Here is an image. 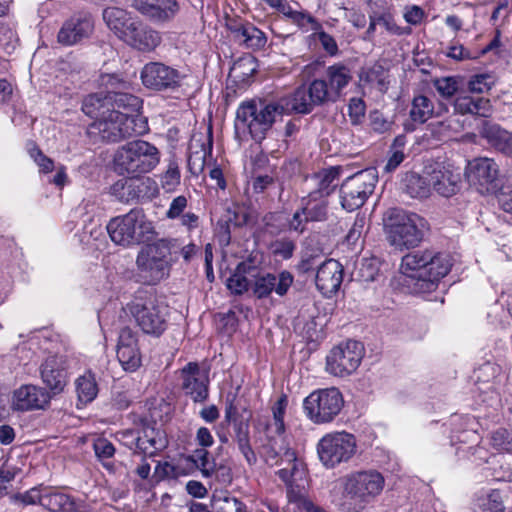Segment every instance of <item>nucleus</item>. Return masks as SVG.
Instances as JSON below:
<instances>
[{
    "label": "nucleus",
    "mask_w": 512,
    "mask_h": 512,
    "mask_svg": "<svg viewBox=\"0 0 512 512\" xmlns=\"http://www.w3.org/2000/svg\"><path fill=\"white\" fill-rule=\"evenodd\" d=\"M250 279L235 269L234 273L227 279V288L234 294H242L248 290Z\"/></svg>",
    "instance_id": "13d9d810"
},
{
    "label": "nucleus",
    "mask_w": 512,
    "mask_h": 512,
    "mask_svg": "<svg viewBox=\"0 0 512 512\" xmlns=\"http://www.w3.org/2000/svg\"><path fill=\"white\" fill-rule=\"evenodd\" d=\"M405 191L412 198H426L430 194L431 183L417 173L406 174L404 179Z\"/></svg>",
    "instance_id": "79ce46f5"
},
{
    "label": "nucleus",
    "mask_w": 512,
    "mask_h": 512,
    "mask_svg": "<svg viewBox=\"0 0 512 512\" xmlns=\"http://www.w3.org/2000/svg\"><path fill=\"white\" fill-rule=\"evenodd\" d=\"M161 40L159 32L136 20L133 25H130L123 39L124 42L142 52L154 50Z\"/></svg>",
    "instance_id": "393cba45"
},
{
    "label": "nucleus",
    "mask_w": 512,
    "mask_h": 512,
    "mask_svg": "<svg viewBox=\"0 0 512 512\" xmlns=\"http://www.w3.org/2000/svg\"><path fill=\"white\" fill-rule=\"evenodd\" d=\"M430 183L438 194L450 197L459 190L460 175L449 170L434 171L430 176Z\"/></svg>",
    "instance_id": "f704fd0d"
},
{
    "label": "nucleus",
    "mask_w": 512,
    "mask_h": 512,
    "mask_svg": "<svg viewBox=\"0 0 512 512\" xmlns=\"http://www.w3.org/2000/svg\"><path fill=\"white\" fill-rule=\"evenodd\" d=\"M451 257L433 249L416 250L402 258L401 271L413 282L415 293H430L451 270Z\"/></svg>",
    "instance_id": "f257e3e1"
},
{
    "label": "nucleus",
    "mask_w": 512,
    "mask_h": 512,
    "mask_svg": "<svg viewBox=\"0 0 512 512\" xmlns=\"http://www.w3.org/2000/svg\"><path fill=\"white\" fill-rule=\"evenodd\" d=\"M343 407V395L336 387L315 390L303 401L305 416L317 425L331 423Z\"/></svg>",
    "instance_id": "0eeeda50"
},
{
    "label": "nucleus",
    "mask_w": 512,
    "mask_h": 512,
    "mask_svg": "<svg viewBox=\"0 0 512 512\" xmlns=\"http://www.w3.org/2000/svg\"><path fill=\"white\" fill-rule=\"evenodd\" d=\"M138 433L140 436V454L144 457L155 456L158 452L164 450L168 445L167 436L164 430L157 426L156 422L141 418L138 424Z\"/></svg>",
    "instance_id": "4be33fe9"
},
{
    "label": "nucleus",
    "mask_w": 512,
    "mask_h": 512,
    "mask_svg": "<svg viewBox=\"0 0 512 512\" xmlns=\"http://www.w3.org/2000/svg\"><path fill=\"white\" fill-rule=\"evenodd\" d=\"M433 84L441 97L444 99H450L459 90L460 78L454 76L443 77L435 79Z\"/></svg>",
    "instance_id": "3c124183"
},
{
    "label": "nucleus",
    "mask_w": 512,
    "mask_h": 512,
    "mask_svg": "<svg viewBox=\"0 0 512 512\" xmlns=\"http://www.w3.org/2000/svg\"><path fill=\"white\" fill-rule=\"evenodd\" d=\"M309 98L308 88L306 85H301L292 94L279 98V101L283 106L285 115L292 113L309 114L316 107Z\"/></svg>",
    "instance_id": "c756f323"
},
{
    "label": "nucleus",
    "mask_w": 512,
    "mask_h": 512,
    "mask_svg": "<svg viewBox=\"0 0 512 512\" xmlns=\"http://www.w3.org/2000/svg\"><path fill=\"white\" fill-rule=\"evenodd\" d=\"M186 461L192 463L200 470L204 478H210L215 473L222 472L224 480L231 481L230 470L224 466L217 468L215 459L210 456V452L204 448H197L192 454L186 457Z\"/></svg>",
    "instance_id": "cd10ccee"
},
{
    "label": "nucleus",
    "mask_w": 512,
    "mask_h": 512,
    "mask_svg": "<svg viewBox=\"0 0 512 512\" xmlns=\"http://www.w3.org/2000/svg\"><path fill=\"white\" fill-rule=\"evenodd\" d=\"M433 109V104L428 97L424 95L416 96L412 102L410 117L414 122L422 124L432 116Z\"/></svg>",
    "instance_id": "c03bdc74"
},
{
    "label": "nucleus",
    "mask_w": 512,
    "mask_h": 512,
    "mask_svg": "<svg viewBox=\"0 0 512 512\" xmlns=\"http://www.w3.org/2000/svg\"><path fill=\"white\" fill-rule=\"evenodd\" d=\"M222 217L233 227H242L247 225L249 222V214L237 205L228 207Z\"/></svg>",
    "instance_id": "5fc2aeb1"
},
{
    "label": "nucleus",
    "mask_w": 512,
    "mask_h": 512,
    "mask_svg": "<svg viewBox=\"0 0 512 512\" xmlns=\"http://www.w3.org/2000/svg\"><path fill=\"white\" fill-rule=\"evenodd\" d=\"M287 404V395L282 394L272 408L275 432L277 434H282L285 431L284 414Z\"/></svg>",
    "instance_id": "6e6d98bb"
},
{
    "label": "nucleus",
    "mask_w": 512,
    "mask_h": 512,
    "mask_svg": "<svg viewBox=\"0 0 512 512\" xmlns=\"http://www.w3.org/2000/svg\"><path fill=\"white\" fill-rule=\"evenodd\" d=\"M331 94L338 100L342 90L352 80L351 70L344 64L337 63L326 69V78Z\"/></svg>",
    "instance_id": "c9c22d12"
},
{
    "label": "nucleus",
    "mask_w": 512,
    "mask_h": 512,
    "mask_svg": "<svg viewBox=\"0 0 512 512\" xmlns=\"http://www.w3.org/2000/svg\"><path fill=\"white\" fill-rule=\"evenodd\" d=\"M377 180L375 168H367L348 177L339 190L341 206L347 211L362 207L373 193Z\"/></svg>",
    "instance_id": "1a4fd4ad"
},
{
    "label": "nucleus",
    "mask_w": 512,
    "mask_h": 512,
    "mask_svg": "<svg viewBox=\"0 0 512 512\" xmlns=\"http://www.w3.org/2000/svg\"><path fill=\"white\" fill-rule=\"evenodd\" d=\"M479 134L496 150L512 156V133L502 129L496 123L485 120L479 129Z\"/></svg>",
    "instance_id": "bb28decb"
},
{
    "label": "nucleus",
    "mask_w": 512,
    "mask_h": 512,
    "mask_svg": "<svg viewBox=\"0 0 512 512\" xmlns=\"http://www.w3.org/2000/svg\"><path fill=\"white\" fill-rule=\"evenodd\" d=\"M269 250L275 258L288 260L292 258L296 250V243L288 237H282L272 241Z\"/></svg>",
    "instance_id": "de8ad7c7"
},
{
    "label": "nucleus",
    "mask_w": 512,
    "mask_h": 512,
    "mask_svg": "<svg viewBox=\"0 0 512 512\" xmlns=\"http://www.w3.org/2000/svg\"><path fill=\"white\" fill-rule=\"evenodd\" d=\"M466 175L481 193H495L502 186L499 165L491 158H476L468 165Z\"/></svg>",
    "instance_id": "2eb2a0df"
},
{
    "label": "nucleus",
    "mask_w": 512,
    "mask_h": 512,
    "mask_svg": "<svg viewBox=\"0 0 512 512\" xmlns=\"http://www.w3.org/2000/svg\"><path fill=\"white\" fill-rule=\"evenodd\" d=\"M235 41L246 49L257 51L266 46L267 36L253 23L247 22Z\"/></svg>",
    "instance_id": "e433bc0d"
},
{
    "label": "nucleus",
    "mask_w": 512,
    "mask_h": 512,
    "mask_svg": "<svg viewBox=\"0 0 512 512\" xmlns=\"http://www.w3.org/2000/svg\"><path fill=\"white\" fill-rule=\"evenodd\" d=\"M131 214H134L132 216L134 225L131 228V246L154 241L157 238V232L153 223L147 219L143 209L133 208Z\"/></svg>",
    "instance_id": "7c9ffc66"
},
{
    "label": "nucleus",
    "mask_w": 512,
    "mask_h": 512,
    "mask_svg": "<svg viewBox=\"0 0 512 512\" xmlns=\"http://www.w3.org/2000/svg\"><path fill=\"white\" fill-rule=\"evenodd\" d=\"M384 221L388 240L397 249L415 248L423 240L420 226H423L424 219L415 213L392 208L386 212Z\"/></svg>",
    "instance_id": "39448f33"
},
{
    "label": "nucleus",
    "mask_w": 512,
    "mask_h": 512,
    "mask_svg": "<svg viewBox=\"0 0 512 512\" xmlns=\"http://www.w3.org/2000/svg\"><path fill=\"white\" fill-rule=\"evenodd\" d=\"M293 280V275L286 270L280 272L278 276L271 273L258 275L253 284V293L260 299L268 297L272 291L279 296H284L293 284Z\"/></svg>",
    "instance_id": "b1692460"
},
{
    "label": "nucleus",
    "mask_w": 512,
    "mask_h": 512,
    "mask_svg": "<svg viewBox=\"0 0 512 512\" xmlns=\"http://www.w3.org/2000/svg\"><path fill=\"white\" fill-rule=\"evenodd\" d=\"M305 201V198L302 200ZM305 221L319 222L327 219V202L323 199H311L307 196L305 206L302 207Z\"/></svg>",
    "instance_id": "37998d69"
},
{
    "label": "nucleus",
    "mask_w": 512,
    "mask_h": 512,
    "mask_svg": "<svg viewBox=\"0 0 512 512\" xmlns=\"http://www.w3.org/2000/svg\"><path fill=\"white\" fill-rule=\"evenodd\" d=\"M363 355V344L356 340H348L329 352L326 357V370L334 376H349L357 370Z\"/></svg>",
    "instance_id": "f8f14e48"
},
{
    "label": "nucleus",
    "mask_w": 512,
    "mask_h": 512,
    "mask_svg": "<svg viewBox=\"0 0 512 512\" xmlns=\"http://www.w3.org/2000/svg\"><path fill=\"white\" fill-rule=\"evenodd\" d=\"M285 115L279 99L271 102L248 101L242 103L236 112V129L248 130L256 142H261L271 129L277 117Z\"/></svg>",
    "instance_id": "f03ea898"
},
{
    "label": "nucleus",
    "mask_w": 512,
    "mask_h": 512,
    "mask_svg": "<svg viewBox=\"0 0 512 512\" xmlns=\"http://www.w3.org/2000/svg\"><path fill=\"white\" fill-rule=\"evenodd\" d=\"M51 399V393L45 387L23 384L13 391L12 409L17 412L46 410Z\"/></svg>",
    "instance_id": "a211bd4d"
},
{
    "label": "nucleus",
    "mask_w": 512,
    "mask_h": 512,
    "mask_svg": "<svg viewBox=\"0 0 512 512\" xmlns=\"http://www.w3.org/2000/svg\"><path fill=\"white\" fill-rule=\"evenodd\" d=\"M140 78L147 89L162 92L179 89L185 75L162 62H149L142 68Z\"/></svg>",
    "instance_id": "4468645a"
},
{
    "label": "nucleus",
    "mask_w": 512,
    "mask_h": 512,
    "mask_svg": "<svg viewBox=\"0 0 512 512\" xmlns=\"http://www.w3.org/2000/svg\"><path fill=\"white\" fill-rule=\"evenodd\" d=\"M103 20L116 36L123 40L126 32L133 25L134 21L129 14L118 7H108L103 11Z\"/></svg>",
    "instance_id": "72a5a7b5"
},
{
    "label": "nucleus",
    "mask_w": 512,
    "mask_h": 512,
    "mask_svg": "<svg viewBox=\"0 0 512 512\" xmlns=\"http://www.w3.org/2000/svg\"><path fill=\"white\" fill-rule=\"evenodd\" d=\"M107 85L111 88L107 91L110 109L126 113L127 117H134L133 114L139 112L142 107V100L138 96L124 91L129 88V83L115 76H109Z\"/></svg>",
    "instance_id": "412c9836"
},
{
    "label": "nucleus",
    "mask_w": 512,
    "mask_h": 512,
    "mask_svg": "<svg viewBox=\"0 0 512 512\" xmlns=\"http://www.w3.org/2000/svg\"><path fill=\"white\" fill-rule=\"evenodd\" d=\"M377 20H379L380 24H382L385 29L391 33V34H394V35H403L405 33H409L410 32V29H408L407 31H405L403 28H401L400 26H398L395 21H394V18L392 16L391 13L389 12H384V13H381V14H378L377 13Z\"/></svg>",
    "instance_id": "338daca9"
},
{
    "label": "nucleus",
    "mask_w": 512,
    "mask_h": 512,
    "mask_svg": "<svg viewBox=\"0 0 512 512\" xmlns=\"http://www.w3.org/2000/svg\"><path fill=\"white\" fill-rule=\"evenodd\" d=\"M158 163V149L144 140L126 143L114 157V169L119 175L140 176L151 171Z\"/></svg>",
    "instance_id": "20e7f679"
},
{
    "label": "nucleus",
    "mask_w": 512,
    "mask_h": 512,
    "mask_svg": "<svg viewBox=\"0 0 512 512\" xmlns=\"http://www.w3.org/2000/svg\"><path fill=\"white\" fill-rule=\"evenodd\" d=\"M174 248L175 243L162 238L155 239L140 249L136 257V266L144 283L156 285L169 276Z\"/></svg>",
    "instance_id": "7ed1b4c3"
},
{
    "label": "nucleus",
    "mask_w": 512,
    "mask_h": 512,
    "mask_svg": "<svg viewBox=\"0 0 512 512\" xmlns=\"http://www.w3.org/2000/svg\"><path fill=\"white\" fill-rule=\"evenodd\" d=\"M384 479L377 471H362L349 475L344 481V493L351 499L364 500L377 495L383 488Z\"/></svg>",
    "instance_id": "aec40b11"
},
{
    "label": "nucleus",
    "mask_w": 512,
    "mask_h": 512,
    "mask_svg": "<svg viewBox=\"0 0 512 512\" xmlns=\"http://www.w3.org/2000/svg\"><path fill=\"white\" fill-rule=\"evenodd\" d=\"M10 501L11 503L22 507L37 504L42 506V493L39 488L34 487L24 493L11 495Z\"/></svg>",
    "instance_id": "603ef678"
},
{
    "label": "nucleus",
    "mask_w": 512,
    "mask_h": 512,
    "mask_svg": "<svg viewBox=\"0 0 512 512\" xmlns=\"http://www.w3.org/2000/svg\"><path fill=\"white\" fill-rule=\"evenodd\" d=\"M116 438L122 445L132 450L133 454L141 455L140 444L143 443L140 441V436L137 428L118 431L116 433Z\"/></svg>",
    "instance_id": "864d4df0"
},
{
    "label": "nucleus",
    "mask_w": 512,
    "mask_h": 512,
    "mask_svg": "<svg viewBox=\"0 0 512 512\" xmlns=\"http://www.w3.org/2000/svg\"><path fill=\"white\" fill-rule=\"evenodd\" d=\"M143 130L136 129L135 117H127L126 113L111 110L95 120L88 128V134L103 142H119Z\"/></svg>",
    "instance_id": "6e6552de"
},
{
    "label": "nucleus",
    "mask_w": 512,
    "mask_h": 512,
    "mask_svg": "<svg viewBox=\"0 0 512 512\" xmlns=\"http://www.w3.org/2000/svg\"><path fill=\"white\" fill-rule=\"evenodd\" d=\"M131 210L123 216L112 218L107 224V232L111 240L117 244L125 247L131 246V228L134 225L132 222Z\"/></svg>",
    "instance_id": "2f4dec72"
},
{
    "label": "nucleus",
    "mask_w": 512,
    "mask_h": 512,
    "mask_svg": "<svg viewBox=\"0 0 512 512\" xmlns=\"http://www.w3.org/2000/svg\"><path fill=\"white\" fill-rule=\"evenodd\" d=\"M94 452L96 456L101 460L104 461L106 459H110L115 454V447L114 445L105 438H99L97 439L93 444Z\"/></svg>",
    "instance_id": "0e129e2a"
},
{
    "label": "nucleus",
    "mask_w": 512,
    "mask_h": 512,
    "mask_svg": "<svg viewBox=\"0 0 512 512\" xmlns=\"http://www.w3.org/2000/svg\"><path fill=\"white\" fill-rule=\"evenodd\" d=\"M355 451L354 435L344 431L325 435L317 445L319 458L326 467H334L341 462H347Z\"/></svg>",
    "instance_id": "9b49d317"
},
{
    "label": "nucleus",
    "mask_w": 512,
    "mask_h": 512,
    "mask_svg": "<svg viewBox=\"0 0 512 512\" xmlns=\"http://www.w3.org/2000/svg\"><path fill=\"white\" fill-rule=\"evenodd\" d=\"M181 388L195 403H203L209 395V372L196 362H189L181 369Z\"/></svg>",
    "instance_id": "dca6fc26"
},
{
    "label": "nucleus",
    "mask_w": 512,
    "mask_h": 512,
    "mask_svg": "<svg viewBox=\"0 0 512 512\" xmlns=\"http://www.w3.org/2000/svg\"><path fill=\"white\" fill-rule=\"evenodd\" d=\"M306 87L309 91V99L316 107L337 101L334 95L331 94L326 79H314Z\"/></svg>",
    "instance_id": "a19ab883"
},
{
    "label": "nucleus",
    "mask_w": 512,
    "mask_h": 512,
    "mask_svg": "<svg viewBox=\"0 0 512 512\" xmlns=\"http://www.w3.org/2000/svg\"><path fill=\"white\" fill-rule=\"evenodd\" d=\"M339 172L335 168L323 170L314 175V189L309 192L311 199H323L329 196L338 186Z\"/></svg>",
    "instance_id": "473e14b6"
},
{
    "label": "nucleus",
    "mask_w": 512,
    "mask_h": 512,
    "mask_svg": "<svg viewBox=\"0 0 512 512\" xmlns=\"http://www.w3.org/2000/svg\"><path fill=\"white\" fill-rule=\"evenodd\" d=\"M366 105L361 98L353 97L349 100L348 114L353 125H358L365 115Z\"/></svg>",
    "instance_id": "bf43d9fd"
},
{
    "label": "nucleus",
    "mask_w": 512,
    "mask_h": 512,
    "mask_svg": "<svg viewBox=\"0 0 512 512\" xmlns=\"http://www.w3.org/2000/svg\"><path fill=\"white\" fill-rule=\"evenodd\" d=\"M108 92H98L87 95L82 102V111L89 117L98 118L110 112Z\"/></svg>",
    "instance_id": "4c0bfd02"
},
{
    "label": "nucleus",
    "mask_w": 512,
    "mask_h": 512,
    "mask_svg": "<svg viewBox=\"0 0 512 512\" xmlns=\"http://www.w3.org/2000/svg\"><path fill=\"white\" fill-rule=\"evenodd\" d=\"M132 6L154 22L172 19L179 9L176 0H133Z\"/></svg>",
    "instance_id": "a878e982"
},
{
    "label": "nucleus",
    "mask_w": 512,
    "mask_h": 512,
    "mask_svg": "<svg viewBox=\"0 0 512 512\" xmlns=\"http://www.w3.org/2000/svg\"><path fill=\"white\" fill-rule=\"evenodd\" d=\"M40 375L51 397L64 391L68 382V362L63 355H50L40 365Z\"/></svg>",
    "instance_id": "f3484780"
},
{
    "label": "nucleus",
    "mask_w": 512,
    "mask_h": 512,
    "mask_svg": "<svg viewBox=\"0 0 512 512\" xmlns=\"http://www.w3.org/2000/svg\"><path fill=\"white\" fill-rule=\"evenodd\" d=\"M29 154L31 158L36 162V164L40 167V170L44 173H49L54 169V162L51 158L47 157L43 154V152L37 147L33 146V148L29 149Z\"/></svg>",
    "instance_id": "69168bd1"
},
{
    "label": "nucleus",
    "mask_w": 512,
    "mask_h": 512,
    "mask_svg": "<svg viewBox=\"0 0 512 512\" xmlns=\"http://www.w3.org/2000/svg\"><path fill=\"white\" fill-rule=\"evenodd\" d=\"M127 309L140 329L148 335L160 336L167 328V307L148 295L138 291Z\"/></svg>",
    "instance_id": "423d86ee"
},
{
    "label": "nucleus",
    "mask_w": 512,
    "mask_h": 512,
    "mask_svg": "<svg viewBox=\"0 0 512 512\" xmlns=\"http://www.w3.org/2000/svg\"><path fill=\"white\" fill-rule=\"evenodd\" d=\"M482 512H504V504L499 490H493L480 503Z\"/></svg>",
    "instance_id": "4d7b16f0"
},
{
    "label": "nucleus",
    "mask_w": 512,
    "mask_h": 512,
    "mask_svg": "<svg viewBox=\"0 0 512 512\" xmlns=\"http://www.w3.org/2000/svg\"><path fill=\"white\" fill-rule=\"evenodd\" d=\"M491 446L499 452L512 453V431L499 428L490 435Z\"/></svg>",
    "instance_id": "8fccbe9b"
},
{
    "label": "nucleus",
    "mask_w": 512,
    "mask_h": 512,
    "mask_svg": "<svg viewBox=\"0 0 512 512\" xmlns=\"http://www.w3.org/2000/svg\"><path fill=\"white\" fill-rule=\"evenodd\" d=\"M117 358L125 371H136L141 365V356L138 347L117 349Z\"/></svg>",
    "instance_id": "a18cd8bd"
},
{
    "label": "nucleus",
    "mask_w": 512,
    "mask_h": 512,
    "mask_svg": "<svg viewBox=\"0 0 512 512\" xmlns=\"http://www.w3.org/2000/svg\"><path fill=\"white\" fill-rule=\"evenodd\" d=\"M162 187L167 191H173L180 183V171L175 163H171L161 178Z\"/></svg>",
    "instance_id": "e2e57ef3"
},
{
    "label": "nucleus",
    "mask_w": 512,
    "mask_h": 512,
    "mask_svg": "<svg viewBox=\"0 0 512 512\" xmlns=\"http://www.w3.org/2000/svg\"><path fill=\"white\" fill-rule=\"evenodd\" d=\"M75 388L78 401L83 404L92 402L98 393V386L94 374L89 371L79 376L75 380Z\"/></svg>",
    "instance_id": "ea45409f"
},
{
    "label": "nucleus",
    "mask_w": 512,
    "mask_h": 512,
    "mask_svg": "<svg viewBox=\"0 0 512 512\" xmlns=\"http://www.w3.org/2000/svg\"><path fill=\"white\" fill-rule=\"evenodd\" d=\"M343 281V266L335 259L325 260L317 269L315 284L325 297L336 293Z\"/></svg>",
    "instance_id": "5701e85b"
},
{
    "label": "nucleus",
    "mask_w": 512,
    "mask_h": 512,
    "mask_svg": "<svg viewBox=\"0 0 512 512\" xmlns=\"http://www.w3.org/2000/svg\"><path fill=\"white\" fill-rule=\"evenodd\" d=\"M286 446L276 447V442L270 440L269 443L264 447V453L267 462H271V465H279L281 463V457L285 451Z\"/></svg>",
    "instance_id": "774afa93"
},
{
    "label": "nucleus",
    "mask_w": 512,
    "mask_h": 512,
    "mask_svg": "<svg viewBox=\"0 0 512 512\" xmlns=\"http://www.w3.org/2000/svg\"><path fill=\"white\" fill-rule=\"evenodd\" d=\"M251 410L238 407L233 399H227L225 405V422L232 426L233 439L246 462L252 466L257 463V456L250 442Z\"/></svg>",
    "instance_id": "9d476101"
},
{
    "label": "nucleus",
    "mask_w": 512,
    "mask_h": 512,
    "mask_svg": "<svg viewBox=\"0 0 512 512\" xmlns=\"http://www.w3.org/2000/svg\"><path fill=\"white\" fill-rule=\"evenodd\" d=\"M288 19L300 28H304L306 24H310L311 29L314 31L321 28V24L307 12L293 10Z\"/></svg>",
    "instance_id": "680f3d73"
},
{
    "label": "nucleus",
    "mask_w": 512,
    "mask_h": 512,
    "mask_svg": "<svg viewBox=\"0 0 512 512\" xmlns=\"http://www.w3.org/2000/svg\"><path fill=\"white\" fill-rule=\"evenodd\" d=\"M42 507L51 512H88L83 503H77L72 496L59 491L42 493Z\"/></svg>",
    "instance_id": "c85d7f7f"
},
{
    "label": "nucleus",
    "mask_w": 512,
    "mask_h": 512,
    "mask_svg": "<svg viewBox=\"0 0 512 512\" xmlns=\"http://www.w3.org/2000/svg\"><path fill=\"white\" fill-rule=\"evenodd\" d=\"M359 79L368 84H376L377 89L382 93H385L389 86L388 72L380 62L363 67L359 72Z\"/></svg>",
    "instance_id": "58836bf2"
},
{
    "label": "nucleus",
    "mask_w": 512,
    "mask_h": 512,
    "mask_svg": "<svg viewBox=\"0 0 512 512\" xmlns=\"http://www.w3.org/2000/svg\"><path fill=\"white\" fill-rule=\"evenodd\" d=\"M379 275V269L376 265V261L373 259H364L358 270V276L361 281L372 282L376 280Z\"/></svg>",
    "instance_id": "052dcab7"
},
{
    "label": "nucleus",
    "mask_w": 512,
    "mask_h": 512,
    "mask_svg": "<svg viewBox=\"0 0 512 512\" xmlns=\"http://www.w3.org/2000/svg\"><path fill=\"white\" fill-rule=\"evenodd\" d=\"M287 464L277 471L278 477L286 484H289L297 470V457L294 450L291 448H285L283 456L281 457V463L279 465Z\"/></svg>",
    "instance_id": "49530a36"
},
{
    "label": "nucleus",
    "mask_w": 512,
    "mask_h": 512,
    "mask_svg": "<svg viewBox=\"0 0 512 512\" xmlns=\"http://www.w3.org/2000/svg\"><path fill=\"white\" fill-rule=\"evenodd\" d=\"M111 193L123 203H143L155 198L159 191L157 183L149 177L128 176L115 182Z\"/></svg>",
    "instance_id": "ddd939ff"
},
{
    "label": "nucleus",
    "mask_w": 512,
    "mask_h": 512,
    "mask_svg": "<svg viewBox=\"0 0 512 512\" xmlns=\"http://www.w3.org/2000/svg\"><path fill=\"white\" fill-rule=\"evenodd\" d=\"M94 32V19L89 13H77L60 28L57 41L63 46H73L90 38Z\"/></svg>",
    "instance_id": "6ab92c4d"
},
{
    "label": "nucleus",
    "mask_w": 512,
    "mask_h": 512,
    "mask_svg": "<svg viewBox=\"0 0 512 512\" xmlns=\"http://www.w3.org/2000/svg\"><path fill=\"white\" fill-rule=\"evenodd\" d=\"M497 366L492 363H485L482 365L478 371L476 376V385L479 391H494V383L491 382V379L496 377Z\"/></svg>",
    "instance_id": "09e8293b"
}]
</instances>
